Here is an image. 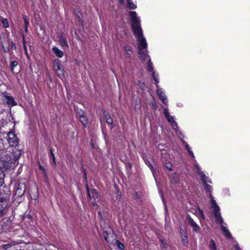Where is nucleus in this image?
Here are the masks:
<instances>
[{"label": "nucleus", "instance_id": "f257e3e1", "mask_svg": "<svg viewBox=\"0 0 250 250\" xmlns=\"http://www.w3.org/2000/svg\"><path fill=\"white\" fill-rule=\"evenodd\" d=\"M129 16L131 21V27L133 30L135 38L138 42V49L140 58L144 61L148 57L146 48L147 44L146 39L143 35V31L141 27V21L137 17V13L135 11H130Z\"/></svg>", "mask_w": 250, "mask_h": 250}, {"label": "nucleus", "instance_id": "f03ea898", "mask_svg": "<svg viewBox=\"0 0 250 250\" xmlns=\"http://www.w3.org/2000/svg\"><path fill=\"white\" fill-rule=\"evenodd\" d=\"M21 154L20 150L13 148L10 155H3L1 158L2 167L6 169L16 167L19 164V159Z\"/></svg>", "mask_w": 250, "mask_h": 250}, {"label": "nucleus", "instance_id": "7ed1b4c3", "mask_svg": "<svg viewBox=\"0 0 250 250\" xmlns=\"http://www.w3.org/2000/svg\"><path fill=\"white\" fill-rule=\"evenodd\" d=\"M10 198V191L8 190L7 193L0 192V215L1 216L5 212V208L8 205Z\"/></svg>", "mask_w": 250, "mask_h": 250}, {"label": "nucleus", "instance_id": "20e7f679", "mask_svg": "<svg viewBox=\"0 0 250 250\" xmlns=\"http://www.w3.org/2000/svg\"><path fill=\"white\" fill-rule=\"evenodd\" d=\"M209 197L211 199V208H213V211L214 217L215 218V221L216 223L218 224H222L223 223V219L222 218L219 212L220 208L217 205L216 201L213 199V197L211 193L209 194Z\"/></svg>", "mask_w": 250, "mask_h": 250}, {"label": "nucleus", "instance_id": "39448f33", "mask_svg": "<svg viewBox=\"0 0 250 250\" xmlns=\"http://www.w3.org/2000/svg\"><path fill=\"white\" fill-rule=\"evenodd\" d=\"M7 140L9 145L11 147L18 146L19 139L16 135L13 132H9L7 135Z\"/></svg>", "mask_w": 250, "mask_h": 250}, {"label": "nucleus", "instance_id": "423d86ee", "mask_svg": "<svg viewBox=\"0 0 250 250\" xmlns=\"http://www.w3.org/2000/svg\"><path fill=\"white\" fill-rule=\"evenodd\" d=\"M26 189V186L24 183L19 184L16 188L15 195L18 197H21L24 193Z\"/></svg>", "mask_w": 250, "mask_h": 250}, {"label": "nucleus", "instance_id": "0eeeda50", "mask_svg": "<svg viewBox=\"0 0 250 250\" xmlns=\"http://www.w3.org/2000/svg\"><path fill=\"white\" fill-rule=\"evenodd\" d=\"M53 69L58 75L63 76V70L61 68L60 60L56 59L53 62Z\"/></svg>", "mask_w": 250, "mask_h": 250}, {"label": "nucleus", "instance_id": "6e6552de", "mask_svg": "<svg viewBox=\"0 0 250 250\" xmlns=\"http://www.w3.org/2000/svg\"><path fill=\"white\" fill-rule=\"evenodd\" d=\"M188 222L189 225L192 228L193 231L195 232H198L200 230V227L193 220L189 215L187 216Z\"/></svg>", "mask_w": 250, "mask_h": 250}, {"label": "nucleus", "instance_id": "1a4fd4ad", "mask_svg": "<svg viewBox=\"0 0 250 250\" xmlns=\"http://www.w3.org/2000/svg\"><path fill=\"white\" fill-rule=\"evenodd\" d=\"M157 93L158 97L161 100L162 102L165 104H167V99L162 89L159 87V85H157Z\"/></svg>", "mask_w": 250, "mask_h": 250}, {"label": "nucleus", "instance_id": "9d476101", "mask_svg": "<svg viewBox=\"0 0 250 250\" xmlns=\"http://www.w3.org/2000/svg\"><path fill=\"white\" fill-rule=\"evenodd\" d=\"M3 100L7 104L12 106L16 105L17 104L14 98L8 95H4Z\"/></svg>", "mask_w": 250, "mask_h": 250}, {"label": "nucleus", "instance_id": "9b49d317", "mask_svg": "<svg viewBox=\"0 0 250 250\" xmlns=\"http://www.w3.org/2000/svg\"><path fill=\"white\" fill-rule=\"evenodd\" d=\"M87 194L90 200H94V201L98 198V194L95 189H91L90 191L87 188Z\"/></svg>", "mask_w": 250, "mask_h": 250}, {"label": "nucleus", "instance_id": "f8f14e48", "mask_svg": "<svg viewBox=\"0 0 250 250\" xmlns=\"http://www.w3.org/2000/svg\"><path fill=\"white\" fill-rule=\"evenodd\" d=\"M167 121L171 123V125L173 128L177 132V129L178 128V125L177 123L174 121V117L170 115H168L166 116Z\"/></svg>", "mask_w": 250, "mask_h": 250}, {"label": "nucleus", "instance_id": "ddd939ff", "mask_svg": "<svg viewBox=\"0 0 250 250\" xmlns=\"http://www.w3.org/2000/svg\"><path fill=\"white\" fill-rule=\"evenodd\" d=\"M223 223H224V222L223 223H222V224H220L221 225V230H222V231L223 232V234L226 237L231 238V235L230 233L229 232V231L228 230V229L226 227H225L223 225Z\"/></svg>", "mask_w": 250, "mask_h": 250}, {"label": "nucleus", "instance_id": "4468645a", "mask_svg": "<svg viewBox=\"0 0 250 250\" xmlns=\"http://www.w3.org/2000/svg\"><path fill=\"white\" fill-rule=\"evenodd\" d=\"M52 51L58 57L62 58L63 56V52L56 46L52 47Z\"/></svg>", "mask_w": 250, "mask_h": 250}, {"label": "nucleus", "instance_id": "2eb2a0df", "mask_svg": "<svg viewBox=\"0 0 250 250\" xmlns=\"http://www.w3.org/2000/svg\"><path fill=\"white\" fill-rule=\"evenodd\" d=\"M82 114H80L79 119H80V121L81 122V123L84 126H85L87 123L88 120H87V117L84 115L83 112L82 111Z\"/></svg>", "mask_w": 250, "mask_h": 250}, {"label": "nucleus", "instance_id": "dca6fc26", "mask_svg": "<svg viewBox=\"0 0 250 250\" xmlns=\"http://www.w3.org/2000/svg\"><path fill=\"white\" fill-rule=\"evenodd\" d=\"M0 23L2 24V26L5 28H8L9 26L7 19L1 16H0Z\"/></svg>", "mask_w": 250, "mask_h": 250}, {"label": "nucleus", "instance_id": "f3484780", "mask_svg": "<svg viewBox=\"0 0 250 250\" xmlns=\"http://www.w3.org/2000/svg\"><path fill=\"white\" fill-rule=\"evenodd\" d=\"M60 44L62 47H68V45L66 39L63 37H61L59 40Z\"/></svg>", "mask_w": 250, "mask_h": 250}, {"label": "nucleus", "instance_id": "a211bd4d", "mask_svg": "<svg viewBox=\"0 0 250 250\" xmlns=\"http://www.w3.org/2000/svg\"><path fill=\"white\" fill-rule=\"evenodd\" d=\"M104 119L106 121V123L109 125H112L113 121L112 118H111L110 115L108 113H104Z\"/></svg>", "mask_w": 250, "mask_h": 250}, {"label": "nucleus", "instance_id": "6ab92c4d", "mask_svg": "<svg viewBox=\"0 0 250 250\" xmlns=\"http://www.w3.org/2000/svg\"><path fill=\"white\" fill-rule=\"evenodd\" d=\"M2 230L5 232L10 231V229H11V222H7L4 223V224L2 226Z\"/></svg>", "mask_w": 250, "mask_h": 250}, {"label": "nucleus", "instance_id": "aec40b11", "mask_svg": "<svg viewBox=\"0 0 250 250\" xmlns=\"http://www.w3.org/2000/svg\"><path fill=\"white\" fill-rule=\"evenodd\" d=\"M200 175L201 176V180L202 181L203 184L206 182H208L209 183H211V180L208 179V177H207L204 172H202Z\"/></svg>", "mask_w": 250, "mask_h": 250}, {"label": "nucleus", "instance_id": "412c9836", "mask_svg": "<svg viewBox=\"0 0 250 250\" xmlns=\"http://www.w3.org/2000/svg\"><path fill=\"white\" fill-rule=\"evenodd\" d=\"M181 240L183 245L187 246L188 245V238L186 233H184V235L181 236Z\"/></svg>", "mask_w": 250, "mask_h": 250}, {"label": "nucleus", "instance_id": "4be33fe9", "mask_svg": "<svg viewBox=\"0 0 250 250\" xmlns=\"http://www.w3.org/2000/svg\"><path fill=\"white\" fill-rule=\"evenodd\" d=\"M208 248L209 250H217V246L213 240H210L209 244L208 245Z\"/></svg>", "mask_w": 250, "mask_h": 250}, {"label": "nucleus", "instance_id": "5701e85b", "mask_svg": "<svg viewBox=\"0 0 250 250\" xmlns=\"http://www.w3.org/2000/svg\"><path fill=\"white\" fill-rule=\"evenodd\" d=\"M127 4L129 8L131 9H134L137 7L136 5L134 3L132 0H127Z\"/></svg>", "mask_w": 250, "mask_h": 250}, {"label": "nucleus", "instance_id": "b1692460", "mask_svg": "<svg viewBox=\"0 0 250 250\" xmlns=\"http://www.w3.org/2000/svg\"><path fill=\"white\" fill-rule=\"evenodd\" d=\"M18 64V62L17 61H13L10 62V67L11 70L12 72H14V68L16 66H17Z\"/></svg>", "mask_w": 250, "mask_h": 250}, {"label": "nucleus", "instance_id": "393cba45", "mask_svg": "<svg viewBox=\"0 0 250 250\" xmlns=\"http://www.w3.org/2000/svg\"><path fill=\"white\" fill-rule=\"evenodd\" d=\"M4 174L2 170L0 169V187L4 184Z\"/></svg>", "mask_w": 250, "mask_h": 250}, {"label": "nucleus", "instance_id": "a878e982", "mask_svg": "<svg viewBox=\"0 0 250 250\" xmlns=\"http://www.w3.org/2000/svg\"><path fill=\"white\" fill-rule=\"evenodd\" d=\"M208 182L204 183V187L205 189L211 193L212 191V187L207 184Z\"/></svg>", "mask_w": 250, "mask_h": 250}, {"label": "nucleus", "instance_id": "bb28decb", "mask_svg": "<svg viewBox=\"0 0 250 250\" xmlns=\"http://www.w3.org/2000/svg\"><path fill=\"white\" fill-rule=\"evenodd\" d=\"M152 77L153 78V79L155 81V83H156V85H158L159 83V80H158V75L155 73V72L153 71L152 72Z\"/></svg>", "mask_w": 250, "mask_h": 250}, {"label": "nucleus", "instance_id": "cd10ccee", "mask_svg": "<svg viewBox=\"0 0 250 250\" xmlns=\"http://www.w3.org/2000/svg\"><path fill=\"white\" fill-rule=\"evenodd\" d=\"M185 147H186L187 151H188L189 155H190L192 157L194 158V156L193 153L191 150V148H190L188 144H186V145H185Z\"/></svg>", "mask_w": 250, "mask_h": 250}, {"label": "nucleus", "instance_id": "c85d7f7f", "mask_svg": "<svg viewBox=\"0 0 250 250\" xmlns=\"http://www.w3.org/2000/svg\"><path fill=\"white\" fill-rule=\"evenodd\" d=\"M116 243L117 244V246L119 249L120 250H124L125 247L123 244L120 242L119 240H116Z\"/></svg>", "mask_w": 250, "mask_h": 250}, {"label": "nucleus", "instance_id": "c756f323", "mask_svg": "<svg viewBox=\"0 0 250 250\" xmlns=\"http://www.w3.org/2000/svg\"><path fill=\"white\" fill-rule=\"evenodd\" d=\"M147 70L150 72L153 71V67L150 59H149L147 63Z\"/></svg>", "mask_w": 250, "mask_h": 250}, {"label": "nucleus", "instance_id": "7c9ffc66", "mask_svg": "<svg viewBox=\"0 0 250 250\" xmlns=\"http://www.w3.org/2000/svg\"><path fill=\"white\" fill-rule=\"evenodd\" d=\"M124 49L127 54L130 55L131 53L132 52V49L129 46H124Z\"/></svg>", "mask_w": 250, "mask_h": 250}, {"label": "nucleus", "instance_id": "2f4dec72", "mask_svg": "<svg viewBox=\"0 0 250 250\" xmlns=\"http://www.w3.org/2000/svg\"><path fill=\"white\" fill-rule=\"evenodd\" d=\"M165 166L170 171L172 170L173 165L171 163L168 162L165 164Z\"/></svg>", "mask_w": 250, "mask_h": 250}, {"label": "nucleus", "instance_id": "473e14b6", "mask_svg": "<svg viewBox=\"0 0 250 250\" xmlns=\"http://www.w3.org/2000/svg\"><path fill=\"white\" fill-rule=\"evenodd\" d=\"M161 244H160V247L161 249H166L167 247V244L166 242H165L164 240L161 239L160 240Z\"/></svg>", "mask_w": 250, "mask_h": 250}, {"label": "nucleus", "instance_id": "72a5a7b5", "mask_svg": "<svg viewBox=\"0 0 250 250\" xmlns=\"http://www.w3.org/2000/svg\"><path fill=\"white\" fill-rule=\"evenodd\" d=\"M103 234H104V239L107 242V243H109L110 242V240L109 239V237H108V233H107V231H104L103 233Z\"/></svg>", "mask_w": 250, "mask_h": 250}, {"label": "nucleus", "instance_id": "f704fd0d", "mask_svg": "<svg viewBox=\"0 0 250 250\" xmlns=\"http://www.w3.org/2000/svg\"><path fill=\"white\" fill-rule=\"evenodd\" d=\"M50 156L52 159L54 165L56 166V160H55V155L53 153L51 149H50Z\"/></svg>", "mask_w": 250, "mask_h": 250}, {"label": "nucleus", "instance_id": "c9c22d12", "mask_svg": "<svg viewBox=\"0 0 250 250\" xmlns=\"http://www.w3.org/2000/svg\"><path fill=\"white\" fill-rule=\"evenodd\" d=\"M195 167L196 169L197 173L199 175L201 174L203 172L201 171L200 168L199 167V166L196 164L195 165Z\"/></svg>", "mask_w": 250, "mask_h": 250}, {"label": "nucleus", "instance_id": "e433bc0d", "mask_svg": "<svg viewBox=\"0 0 250 250\" xmlns=\"http://www.w3.org/2000/svg\"><path fill=\"white\" fill-rule=\"evenodd\" d=\"M22 41H23V48H24L25 52L26 53L27 52V48H26V46L25 45L26 42H25L24 36H22Z\"/></svg>", "mask_w": 250, "mask_h": 250}, {"label": "nucleus", "instance_id": "4c0bfd02", "mask_svg": "<svg viewBox=\"0 0 250 250\" xmlns=\"http://www.w3.org/2000/svg\"><path fill=\"white\" fill-rule=\"evenodd\" d=\"M4 148V146H3L2 140L1 139H0V151L3 150Z\"/></svg>", "mask_w": 250, "mask_h": 250}, {"label": "nucleus", "instance_id": "58836bf2", "mask_svg": "<svg viewBox=\"0 0 250 250\" xmlns=\"http://www.w3.org/2000/svg\"><path fill=\"white\" fill-rule=\"evenodd\" d=\"M164 115H165V117L167 116L168 115H169V114L168 113V109L167 108H165L164 109Z\"/></svg>", "mask_w": 250, "mask_h": 250}, {"label": "nucleus", "instance_id": "ea45409f", "mask_svg": "<svg viewBox=\"0 0 250 250\" xmlns=\"http://www.w3.org/2000/svg\"><path fill=\"white\" fill-rule=\"evenodd\" d=\"M23 19H24V22H25V26H28V25H29L28 21H27V20L24 17L23 18Z\"/></svg>", "mask_w": 250, "mask_h": 250}, {"label": "nucleus", "instance_id": "a19ab883", "mask_svg": "<svg viewBox=\"0 0 250 250\" xmlns=\"http://www.w3.org/2000/svg\"><path fill=\"white\" fill-rule=\"evenodd\" d=\"M39 168L40 169H41L42 171H43L45 173V168L43 167H42L40 164H39Z\"/></svg>", "mask_w": 250, "mask_h": 250}, {"label": "nucleus", "instance_id": "79ce46f5", "mask_svg": "<svg viewBox=\"0 0 250 250\" xmlns=\"http://www.w3.org/2000/svg\"><path fill=\"white\" fill-rule=\"evenodd\" d=\"M199 213H200V216H201L203 219H204V218H205V217H204V215L203 212L201 210L199 209Z\"/></svg>", "mask_w": 250, "mask_h": 250}, {"label": "nucleus", "instance_id": "37998d69", "mask_svg": "<svg viewBox=\"0 0 250 250\" xmlns=\"http://www.w3.org/2000/svg\"><path fill=\"white\" fill-rule=\"evenodd\" d=\"M149 168H150V169L153 173V175H154V172H153V170H154V168L151 165H150Z\"/></svg>", "mask_w": 250, "mask_h": 250}, {"label": "nucleus", "instance_id": "c03bdc74", "mask_svg": "<svg viewBox=\"0 0 250 250\" xmlns=\"http://www.w3.org/2000/svg\"><path fill=\"white\" fill-rule=\"evenodd\" d=\"M184 233H186V232H185V231L183 229H180V235H181V236L182 235H184Z\"/></svg>", "mask_w": 250, "mask_h": 250}, {"label": "nucleus", "instance_id": "a18cd8bd", "mask_svg": "<svg viewBox=\"0 0 250 250\" xmlns=\"http://www.w3.org/2000/svg\"><path fill=\"white\" fill-rule=\"evenodd\" d=\"M235 249L236 250H241V248L238 246V245L235 246Z\"/></svg>", "mask_w": 250, "mask_h": 250}, {"label": "nucleus", "instance_id": "49530a36", "mask_svg": "<svg viewBox=\"0 0 250 250\" xmlns=\"http://www.w3.org/2000/svg\"><path fill=\"white\" fill-rule=\"evenodd\" d=\"M92 205L93 206H96V203L94 202H92Z\"/></svg>", "mask_w": 250, "mask_h": 250}, {"label": "nucleus", "instance_id": "de8ad7c7", "mask_svg": "<svg viewBox=\"0 0 250 250\" xmlns=\"http://www.w3.org/2000/svg\"><path fill=\"white\" fill-rule=\"evenodd\" d=\"M25 31L26 32H27V31H28L27 26H25Z\"/></svg>", "mask_w": 250, "mask_h": 250}, {"label": "nucleus", "instance_id": "09e8293b", "mask_svg": "<svg viewBox=\"0 0 250 250\" xmlns=\"http://www.w3.org/2000/svg\"><path fill=\"white\" fill-rule=\"evenodd\" d=\"M120 2L121 3H123L124 2V0H119Z\"/></svg>", "mask_w": 250, "mask_h": 250}, {"label": "nucleus", "instance_id": "8fccbe9b", "mask_svg": "<svg viewBox=\"0 0 250 250\" xmlns=\"http://www.w3.org/2000/svg\"><path fill=\"white\" fill-rule=\"evenodd\" d=\"M36 195H35V196H34V197L33 198V199H36Z\"/></svg>", "mask_w": 250, "mask_h": 250}, {"label": "nucleus", "instance_id": "3c124183", "mask_svg": "<svg viewBox=\"0 0 250 250\" xmlns=\"http://www.w3.org/2000/svg\"><path fill=\"white\" fill-rule=\"evenodd\" d=\"M142 86H143V85H140V87H141V88H143Z\"/></svg>", "mask_w": 250, "mask_h": 250}, {"label": "nucleus", "instance_id": "603ef678", "mask_svg": "<svg viewBox=\"0 0 250 250\" xmlns=\"http://www.w3.org/2000/svg\"><path fill=\"white\" fill-rule=\"evenodd\" d=\"M142 86H143V85H140V87H141V88H143Z\"/></svg>", "mask_w": 250, "mask_h": 250}, {"label": "nucleus", "instance_id": "864d4df0", "mask_svg": "<svg viewBox=\"0 0 250 250\" xmlns=\"http://www.w3.org/2000/svg\"><path fill=\"white\" fill-rule=\"evenodd\" d=\"M99 214H101V212L100 211H99Z\"/></svg>", "mask_w": 250, "mask_h": 250}]
</instances>
